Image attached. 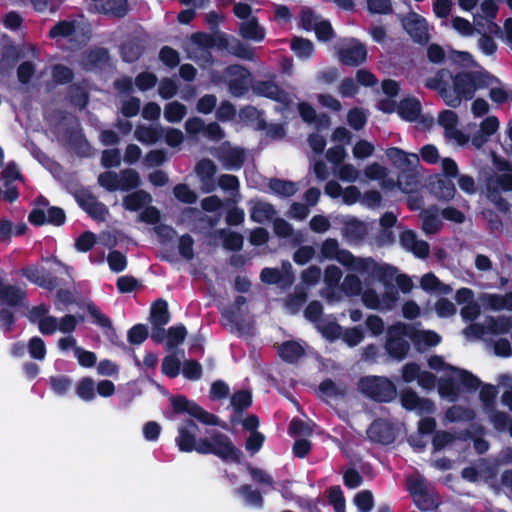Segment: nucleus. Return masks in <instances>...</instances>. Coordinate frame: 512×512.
<instances>
[{
  "label": "nucleus",
  "mask_w": 512,
  "mask_h": 512,
  "mask_svg": "<svg viewBox=\"0 0 512 512\" xmlns=\"http://www.w3.org/2000/svg\"><path fill=\"white\" fill-rule=\"evenodd\" d=\"M27 301L26 291L19 286L0 282V304L9 307L24 306Z\"/></svg>",
  "instance_id": "18"
},
{
  "label": "nucleus",
  "mask_w": 512,
  "mask_h": 512,
  "mask_svg": "<svg viewBox=\"0 0 512 512\" xmlns=\"http://www.w3.org/2000/svg\"><path fill=\"white\" fill-rule=\"evenodd\" d=\"M421 177L420 168L400 171L397 176V187L404 193H413L418 189Z\"/></svg>",
  "instance_id": "24"
},
{
  "label": "nucleus",
  "mask_w": 512,
  "mask_h": 512,
  "mask_svg": "<svg viewBox=\"0 0 512 512\" xmlns=\"http://www.w3.org/2000/svg\"><path fill=\"white\" fill-rule=\"evenodd\" d=\"M291 50L301 58H310L314 53L313 43L302 37H294L290 43Z\"/></svg>",
  "instance_id": "47"
},
{
  "label": "nucleus",
  "mask_w": 512,
  "mask_h": 512,
  "mask_svg": "<svg viewBox=\"0 0 512 512\" xmlns=\"http://www.w3.org/2000/svg\"><path fill=\"white\" fill-rule=\"evenodd\" d=\"M308 292L306 288L297 286L286 300V306L293 312H297L307 301Z\"/></svg>",
  "instance_id": "52"
},
{
  "label": "nucleus",
  "mask_w": 512,
  "mask_h": 512,
  "mask_svg": "<svg viewBox=\"0 0 512 512\" xmlns=\"http://www.w3.org/2000/svg\"><path fill=\"white\" fill-rule=\"evenodd\" d=\"M260 279L263 283L269 285H280L282 288H288L292 285L291 276L283 275L277 268L265 267L260 273Z\"/></svg>",
  "instance_id": "33"
},
{
  "label": "nucleus",
  "mask_w": 512,
  "mask_h": 512,
  "mask_svg": "<svg viewBox=\"0 0 512 512\" xmlns=\"http://www.w3.org/2000/svg\"><path fill=\"white\" fill-rule=\"evenodd\" d=\"M226 72L230 76L227 82L230 94L236 98L244 96L249 89V71L240 65H232L227 67Z\"/></svg>",
  "instance_id": "10"
},
{
  "label": "nucleus",
  "mask_w": 512,
  "mask_h": 512,
  "mask_svg": "<svg viewBox=\"0 0 512 512\" xmlns=\"http://www.w3.org/2000/svg\"><path fill=\"white\" fill-rule=\"evenodd\" d=\"M51 390L58 396H64L71 388L72 381L68 376L58 375L49 378Z\"/></svg>",
  "instance_id": "60"
},
{
  "label": "nucleus",
  "mask_w": 512,
  "mask_h": 512,
  "mask_svg": "<svg viewBox=\"0 0 512 512\" xmlns=\"http://www.w3.org/2000/svg\"><path fill=\"white\" fill-rule=\"evenodd\" d=\"M269 188L278 196L291 197L296 191V184L290 180L271 178L269 181Z\"/></svg>",
  "instance_id": "44"
},
{
  "label": "nucleus",
  "mask_w": 512,
  "mask_h": 512,
  "mask_svg": "<svg viewBox=\"0 0 512 512\" xmlns=\"http://www.w3.org/2000/svg\"><path fill=\"white\" fill-rule=\"evenodd\" d=\"M493 81L486 73L461 72L452 76L449 71L441 70L426 81V86L436 90L448 106L456 108L462 99H472L478 89L491 86Z\"/></svg>",
  "instance_id": "2"
},
{
  "label": "nucleus",
  "mask_w": 512,
  "mask_h": 512,
  "mask_svg": "<svg viewBox=\"0 0 512 512\" xmlns=\"http://www.w3.org/2000/svg\"><path fill=\"white\" fill-rule=\"evenodd\" d=\"M98 183L109 192L120 190L119 176L114 171H105L98 176Z\"/></svg>",
  "instance_id": "61"
},
{
  "label": "nucleus",
  "mask_w": 512,
  "mask_h": 512,
  "mask_svg": "<svg viewBox=\"0 0 512 512\" xmlns=\"http://www.w3.org/2000/svg\"><path fill=\"white\" fill-rule=\"evenodd\" d=\"M86 309L97 325H99L102 328L109 329L114 335L116 334V331L112 326L110 318L102 314L101 311L93 302L87 303Z\"/></svg>",
  "instance_id": "54"
},
{
  "label": "nucleus",
  "mask_w": 512,
  "mask_h": 512,
  "mask_svg": "<svg viewBox=\"0 0 512 512\" xmlns=\"http://www.w3.org/2000/svg\"><path fill=\"white\" fill-rule=\"evenodd\" d=\"M401 403L408 410H417L419 413H432L435 410L434 404L425 398H419L418 395L410 390H404L400 396Z\"/></svg>",
  "instance_id": "21"
},
{
  "label": "nucleus",
  "mask_w": 512,
  "mask_h": 512,
  "mask_svg": "<svg viewBox=\"0 0 512 512\" xmlns=\"http://www.w3.org/2000/svg\"><path fill=\"white\" fill-rule=\"evenodd\" d=\"M217 172L216 164L209 158L199 160L195 165V173L197 174L201 185L202 191L211 193L216 190L217 184L215 175Z\"/></svg>",
  "instance_id": "13"
},
{
  "label": "nucleus",
  "mask_w": 512,
  "mask_h": 512,
  "mask_svg": "<svg viewBox=\"0 0 512 512\" xmlns=\"http://www.w3.org/2000/svg\"><path fill=\"white\" fill-rule=\"evenodd\" d=\"M278 354L284 362L293 364L304 356L305 350L298 342L289 340L279 346Z\"/></svg>",
  "instance_id": "29"
},
{
  "label": "nucleus",
  "mask_w": 512,
  "mask_h": 512,
  "mask_svg": "<svg viewBox=\"0 0 512 512\" xmlns=\"http://www.w3.org/2000/svg\"><path fill=\"white\" fill-rule=\"evenodd\" d=\"M326 507L332 506L334 512H346V499L339 485L330 486L325 491Z\"/></svg>",
  "instance_id": "40"
},
{
  "label": "nucleus",
  "mask_w": 512,
  "mask_h": 512,
  "mask_svg": "<svg viewBox=\"0 0 512 512\" xmlns=\"http://www.w3.org/2000/svg\"><path fill=\"white\" fill-rule=\"evenodd\" d=\"M276 214L275 207L264 201H256L250 208V219L259 224L271 221Z\"/></svg>",
  "instance_id": "28"
},
{
  "label": "nucleus",
  "mask_w": 512,
  "mask_h": 512,
  "mask_svg": "<svg viewBox=\"0 0 512 512\" xmlns=\"http://www.w3.org/2000/svg\"><path fill=\"white\" fill-rule=\"evenodd\" d=\"M230 403L235 415V417H231L230 422L235 423L243 412L252 405V394L246 389L235 391L231 396Z\"/></svg>",
  "instance_id": "26"
},
{
  "label": "nucleus",
  "mask_w": 512,
  "mask_h": 512,
  "mask_svg": "<svg viewBox=\"0 0 512 512\" xmlns=\"http://www.w3.org/2000/svg\"><path fill=\"white\" fill-rule=\"evenodd\" d=\"M387 175V169L379 163H372L368 165L362 174H354V180L364 181L362 176L366 180H381Z\"/></svg>",
  "instance_id": "51"
},
{
  "label": "nucleus",
  "mask_w": 512,
  "mask_h": 512,
  "mask_svg": "<svg viewBox=\"0 0 512 512\" xmlns=\"http://www.w3.org/2000/svg\"><path fill=\"white\" fill-rule=\"evenodd\" d=\"M226 169L239 170L244 165L246 155L245 151L239 147L229 148L224 151L220 157Z\"/></svg>",
  "instance_id": "34"
},
{
  "label": "nucleus",
  "mask_w": 512,
  "mask_h": 512,
  "mask_svg": "<svg viewBox=\"0 0 512 512\" xmlns=\"http://www.w3.org/2000/svg\"><path fill=\"white\" fill-rule=\"evenodd\" d=\"M385 155L391 164L400 171L420 168V159L416 153H409L400 148L391 147L385 151Z\"/></svg>",
  "instance_id": "14"
},
{
  "label": "nucleus",
  "mask_w": 512,
  "mask_h": 512,
  "mask_svg": "<svg viewBox=\"0 0 512 512\" xmlns=\"http://www.w3.org/2000/svg\"><path fill=\"white\" fill-rule=\"evenodd\" d=\"M493 161L498 173L490 177L487 182L489 193L512 190V167L505 161L493 155Z\"/></svg>",
  "instance_id": "8"
},
{
  "label": "nucleus",
  "mask_w": 512,
  "mask_h": 512,
  "mask_svg": "<svg viewBox=\"0 0 512 512\" xmlns=\"http://www.w3.org/2000/svg\"><path fill=\"white\" fill-rule=\"evenodd\" d=\"M254 94L275 102L286 104L289 101L287 92L273 80H256L252 84Z\"/></svg>",
  "instance_id": "11"
},
{
  "label": "nucleus",
  "mask_w": 512,
  "mask_h": 512,
  "mask_svg": "<svg viewBox=\"0 0 512 512\" xmlns=\"http://www.w3.org/2000/svg\"><path fill=\"white\" fill-rule=\"evenodd\" d=\"M173 194L178 201L185 204H193L197 201L196 193L185 183L175 185Z\"/></svg>",
  "instance_id": "62"
},
{
  "label": "nucleus",
  "mask_w": 512,
  "mask_h": 512,
  "mask_svg": "<svg viewBox=\"0 0 512 512\" xmlns=\"http://www.w3.org/2000/svg\"><path fill=\"white\" fill-rule=\"evenodd\" d=\"M110 61L109 50L104 47H97L88 51L84 58V65L87 69L103 68Z\"/></svg>",
  "instance_id": "31"
},
{
  "label": "nucleus",
  "mask_w": 512,
  "mask_h": 512,
  "mask_svg": "<svg viewBox=\"0 0 512 512\" xmlns=\"http://www.w3.org/2000/svg\"><path fill=\"white\" fill-rule=\"evenodd\" d=\"M198 432L199 426L194 420L184 419L178 427V436L175 438L178 449L186 453L196 451L201 455H214L225 463L241 462L243 453L227 434L212 430L207 436L197 440Z\"/></svg>",
  "instance_id": "1"
},
{
  "label": "nucleus",
  "mask_w": 512,
  "mask_h": 512,
  "mask_svg": "<svg viewBox=\"0 0 512 512\" xmlns=\"http://www.w3.org/2000/svg\"><path fill=\"white\" fill-rule=\"evenodd\" d=\"M479 300L485 309L512 311V292L505 295L484 293Z\"/></svg>",
  "instance_id": "23"
},
{
  "label": "nucleus",
  "mask_w": 512,
  "mask_h": 512,
  "mask_svg": "<svg viewBox=\"0 0 512 512\" xmlns=\"http://www.w3.org/2000/svg\"><path fill=\"white\" fill-rule=\"evenodd\" d=\"M160 61L168 68H175L180 64V55L170 46H163L159 51Z\"/></svg>",
  "instance_id": "63"
},
{
  "label": "nucleus",
  "mask_w": 512,
  "mask_h": 512,
  "mask_svg": "<svg viewBox=\"0 0 512 512\" xmlns=\"http://www.w3.org/2000/svg\"><path fill=\"white\" fill-rule=\"evenodd\" d=\"M149 337L148 327L145 324H135L127 332V340L132 345H140Z\"/></svg>",
  "instance_id": "57"
},
{
  "label": "nucleus",
  "mask_w": 512,
  "mask_h": 512,
  "mask_svg": "<svg viewBox=\"0 0 512 512\" xmlns=\"http://www.w3.org/2000/svg\"><path fill=\"white\" fill-rule=\"evenodd\" d=\"M236 494L243 498L246 505L254 508H262L264 506V498L257 489H252L249 484H243L235 490Z\"/></svg>",
  "instance_id": "37"
},
{
  "label": "nucleus",
  "mask_w": 512,
  "mask_h": 512,
  "mask_svg": "<svg viewBox=\"0 0 512 512\" xmlns=\"http://www.w3.org/2000/svg\"><path fill=\"white\" fill-rule=\"evenodd\" d=\"M219 234L222 238V245L224 249L237 252L243 248L244 237L242 234L226 229L220 230Z\"/></svg>",
  "instance_id": "42"
},
{
  "label": "nucleus",
  "mask_w": 512,
  "mask_h": 512,
  "mask_svg": "<svg viewBox=\"0 0 512 512\" xmlns=\"http://www.w3.org/2000/svg\"><path fill=\"white\" fill-rule=\"evenodd\" d=\"M186 113V106L178 101L169 102L164 108V117L169 123L180 122Z\"/></svg>",
  "instance_id": "46"
},
{
  "label": "nucleus",
  "mask_w": 512,
  "mask_h": 512,
  "mask_svg": "<svg viewBox=\"0 0 512 512\" xmlns=\"http://www.w3.org/2000/svg\"><path fill=\"white\" fill-rule=\"evenodd\" d=\"M239 34L243 39L254 42H262L266 36L265 29L259 24L256 16H252L240 24Z\"/></svg>",
  "instance_id": "25"
},
{
  "label": "nucleus",
  "mask_w": 512,
  "mask_h": 512,
  "mask_svg": "<svg viewBox=\"0 0 512 512\" xmlns=\"http://www.w3.org/2000/svg\"><path fill=\"white\" fill-rule=\"evenodd\" d=\"M171 315L166 300L160 298L154 301L150 308V322L156 325H166L170 322Z\"/></svg>",
  "instance_id": "35"
},
{
  "label": "nucleus",
  "mask_w": 512,
  "mask_h": 512,
  "mask_svg": "<svg viewBox=\"0 0 512 512\" xmlns=\"http://www.w3.org/2000/svg\"><path fill=\"white\" fill-rule=\"evenodd\" d=\"M67 141L70 149L81 158L89 157L91 154V145L86 139L81 129H67Z\"/></svg>",
  "instance_id": "20"
},
{
  "label": "nucleus",
  "mask_w": 512,
  "mask_h": 512,
  "mask_svg": "<svg viewBox=\"0 0 512 512\" xmlns=\"http://www.w3.org/2000/svg\"><path fill=\"white\" fill-rule=\"evenodd\" d=\"M75 29L76 26L74 21L61 20L50 29L48 36L51 39L69 37L74 34Z\"/></svg>",
  "instance_id": "56"
},
{
  "label": "nucleus",
  "mask_w": 512,
  "mask_h": 512,
  "mask_svg": "<svg viewBox=\"0 0 512 512\" xmlns=\"http://www.w3.org/2000/svg\"><path fill=\"white\" fill-rule=\"evenodd\" d=\"M77 396L85 401L90 402L95 399V384L92 378L83 377L79 380L76 387Z\"/></svg>",
  "instance_id": "48"
},
{
  "label": "nucleus",
  "mask_w": 512,
  "mask_h": 512,
  "mask_svg": "<svg viewBox=\"0 0 512 512\" xmlns=\"http://www.w3.org/2000/svg\"><path fill=\"white\" fill-rule=\"evenodd\" d=\"M458 115L452 110H444L438 116V123L443 127L445 136L456 144L463 146L469 141V137L458 129Z\"/></svg>",
  "instance_id": "9"
},
{
  "label": "nucleus",
  "mask_w": 512,
  "mask_h": 512,
  "mask_svg": "<svg viewBox=\"0 0 512 512\" xmlns=\"http://www.w3.org/2000/svg\"><path fill=\"white\" fill-rule=\"evenodd\" d=\"M448 379L441 380L439 383V393L442 397L448 398L450 401H453L456 399L458 393H459V385H463L464 387L468 389H473L474 387H469L467 383H464V381L459 379H453L452 373L447 374Z\"/></svg>",
  "instance_id": "39"
},
{
  "label": "nucleus",
  "mask_w": 512,
  "mask_h": 512,
  "mask_svg": "<svg viewBox=\"0 0 512 512\" xmlns=\"http://www.w3.org/2000/svg\"><path fill=\"white\" fill-rule=\"evenodd\" d=\"M317 329L321 335L328 341L333 342L342 335V327L335 321L319 322Z\"/></svg>",
  "instance_id": "53"
},
{
  "label": "nucleus",
  "mask_w": 512,
  "mask_h": 512,
  "mask_svg": "<svg viewBox=\"0 0 512 512\" xmlns=\"http://www.w3.org/2000/svg\"><path fill=\"white\" fill-rule=\"evenodd\" d=\"M74 199L79 205V207L85 211L86 213L88 210L94 205V203L98 200L97 197L90 192L87 189H80L77 190L74 194Z\"/></svg>",
  "instance_id": "64"
},
{
  "label": "nucleus",
  "mask_w": 512,
  "mask_h": 512,
  "mask_svg": "<svg viewBox=\"0 0 512 512\" xmlns=\"http://www.w3.org/2000/svg\"><path fill=\"white\" fill-rule=\"evenodd\" d=\"M319 396L325 398L327 401L330 399L342 400L347 395L346 388H341L336 383L327 378L323 380L318 388Z\"/></svg>",
  "instance_id": "38"
},
{
  "label": "nucleus",
  "mask_w": 512,
  "mask_h": 512,
  "mask_svg": "<svg viewBox=\"0 0 512 512\" xmlns=\"http://www.w3.org/2000/svg\"><path fill=\"white\" fill-rule=\"evenodd\" d=\"M428 364L434 370H443L446 374L452 373L453 379H459L467 383L469 387H477L478 379L470 373L447 365L440 356L430 357Z\"/></svg>",
  "instance_id": "17"
},
{
  "label": "nucleus",
  "mask_w": 512,
  "mask_h": 512,
  "mask_svg": "<svg viewBox=\"0 0 512 512\" xmlns=\"http://www.w3.org/2000/svg\"><path fill=\"white\" fill-rule=\"evenodd\" d=\"M399 241L404 249L412 252L418 258H426L429 255V244L419 239L412 230L403 231L399 236Z\"/></svg>",
  "instance_id": "16"
},
{
  "label": "nucleus",
  "mask_w": 512,
  "mask_h": 512,
  "mask_svg": "<svg viewBox=\"0 0 512 512\" xmlns=\"http://www.w3.org/2000/svg\"><path fill=\"white\" fill-rule=\"evenodd\" d=\"M401 21L404 29L415 41L426 42L428 40V25L423 17L410 12Z\"/></svg>",
  "instance_id": "15"
},
{
  "label": "nucleus",
  "mask_w": 512,
  "mask_h": 512,
  "mask_svg": "<svg viewBox=\"0 0 512 512\" xmlns=\"http://www.w3.org/2000/svg\"><path fill=\"white\" fill-rule=\"evenodd\" d=\"M359 390L367 396L382 402L396 397L394 384L386 378L367 377L359 382Z\"/></svg>",
  "instance_id": "4"
},
{
  "label": "nucleus",
  "mask_w": 512,
  "mask_h": 512,
  "mask_svg": "<svg viewBox=\"0 0 512 512\" xmlns=\"http://www.w3.org/2000/svg\"><path fill=\"white\" fill-rule=\"evenodd\" d=\"M95 7L98 13L117 19L124 18L129 12L127 0H101Z\"/></svg>",
  "instance_id": "22"
},
{
  "label": "nucleus",
  "mask_w": 512,
  "mask_h": 512,
  "mask_svg": "<svg viewBox=\"0 0 512 512\" xmlns=\"http://www.w3.org/2000/svg\"><path fill=\"white\" fill-rule=\"evenodd\" d=\"M120 51L124 62L134 63L143 55L144 48L139 42L130 40L121 45Z\"/></svg>",
  "instance_id": "43"
},
{
  "label": "nucleus",
  "mask_w": 512,
  "mask_h": 512,
  "mask_svg": "<svg viewBox=\"0 0 512 512\" xmlns=\"http://www.w3.org/2000/svg\"><path fill=\"white\" fill-rule=\"evenodd\" d=\"M397 113L405 121H417L421 116V104L414 97L404 98L397 106Z\"/></svg>",
  "instance_id": "27"
},
{
  "label": "nucleus",
  "mask_w": 512,
  "mask_h": 512,
  "mask_svg": "<svg viewBox=\"0 0 512 512\" xmlns=\"http://www.w3.org/2000/svg\"><path fill=\"white\" fill-rule=\"evenodd\" d=\"M382 275L381 267L371 258H354V290L371 286Z\"/></svg>",
  "instance_id": "5"
},
{
  "label": "nucleus",
  "mask_w": 512,
  "mask_h": 512,
  "mask_svg": "<svg viewBox=\"0 0 512 512\" xmlns=\"http://www.w3.org/2000/svg\"><path fill=\"white\" fill-rule=\"evenodd\" d=\"M174 414H188L205 425H218L219 418L207 412L195 401L189 400L184 395H172L169 398Z\"/></svg>",
  "instance_id": "3"
},
{
  "label": "nucleus",
  "mask_w": 512,
  "mask_h": 512,
  "mask_svg": "<svg viewBox=\"0 0 512 512\" xmlns=\"http://www.w3.org/2000/svg\"><path fill=\"white\" fill-rule=\"evenodd\" d=\"M120 190L129 191L137 188L141 181L139 173L131 168L122 170L119 176Z\"/></svg>",
  "instance_id": "49"
},
{
  "label": "nucleus",
  "mask_w": 512,
  "mask_h": 512,
  "mask_svg": "<svg viewBox=\"0 0 512 512\" xmlns=\"http://www.w3.org/2000/svg\"><path fill=\"white\" fill-rule=\"evenodd\" d=\"M410 490L413 495L414 502L419 509L429 511L438 507L439 498L428 492L422 480L418 479L411 481Z\"/></svg>",
  "instance_id": "12"
},
{
  "label": "nucleus",
  "mask_w": 512,
  "mask_h": 512,
  "mask_svg": "<svg viewBox=\"0 0 512 512\" xmlns=\"http://www.w3.org/2000/svg\"><path fill=\"white\" fill-rule=\"evenodd\" d=\"M430 185L432 193L438 199L451 200L456 194V188L451 180L437 176Z\"/></svg>",
  "instance_id": "36"
},
{
  "label": "nucleus",
  "mask_w": 512,
  "mask_h": 512,
  "mask_svg": "<svg viewBox=\"0 0 512 512\" xmlns=\"http://www.w3.org/2000/svg\"><path fill=\"white\" fill-rule=\"evenodd\" d=\"M187 336L186 327L183 324L171 326L167 330V347L174 348L182 344Z\"/></svg>",
  "instance_id": "55"
},
{
  "label": "nucleus",
  "mask_w": 512,
  "mask_h": 512,
  "mask_svg": "<svg viewBox=\"0 0 512 512\" xmlns=\"http://www.w3.org/2000/svg\"><path fill=\"white\" fill-rule=\"evenodd\" d=\"M181 362L175 355H167L163 358L161 371L168 378H176L180 374Z\"/></svg>",
  "instance_id": "58"
},
{
  "label": "nucleus",
  "mask_w": 512,
  "mask_h": 512,
  "mask_svg": "<svg viewBox=\"0 0 512 512\" xmlns=\"http://www.w3.org/2000/svg\"><path fill=\"white\" fill-rule=\"evenodd\" d=\"M52 78L55 84L65 85L72 82L74 72L71 68L63 64H55L52 68Z\"/></svg>",
  "instance_id": "59"
},
{
  "label": "nucleus",
  "mask_w": 512,
  "mask_h": 512,
  "mask_svg": "<svg viewBox=\"0 0 512 512\" xmlns=\"http://www.w3.org/2000/svg\"><path fill=\"white\" fill-rule=\"evenodd\" d=\"M23 57V51L17 45L5 44L0 52V75H8Z\"/></svg>",
  "instance_id": "19"
},
{
  "label": "nucleus",
  "mask_w": 512,
  "mask_h": 512,
  "mask_svg": "<svg viewBox=\"0 0 512 512\" xmlns=\"http://www.w3.org/2000/svg\"><path fill=\"white\" fill-rule=\"evenodd\" d=\"M152 201L151 195L145 190L134 191L123 198V207L131 212L142 210Z\"/></svg>",
  "instance_id": "30"
},
{
  "label": "nucleus",
  "mask_w": 512,
  "mask_h": 512,
  "mask_svg": "<svg viewBox=\"0 0 512 512\" xmlns=\"http://www.w3.org/2000/svg\"><path fill=\"white\" fill-rule=\"evenodd\" d=\"M420 219L422 222V230L425 234H435L442 226V222L437 213L431 210L421 212Z\"/></svg>",
  "instance_id": "45"
},
{
  "label": "nucleus",
  "mask_w": 512,
  "mask_h": 512,
  "mask_svg": "<svg viewBox=\"0 0 512 512\" xmlns=\"http://www.w3.org/2000/svg\"><path fill=\"white\" fill-rule=\"evenodd\" d=\"M420 286L423 290L438 294L447 295L452 292V287L448 284L441 282L434 274L427 273L422 276Z\"/></svg>",
  "instance_id": "32"
},
{
  "label": "nucleus",
  "mask_w": 512,
  "mask_h": 512,
  "mask_svg": "<svg viewBox=\"0 0 512 512\" xmlns=\"http://www.w3.org/2000/svg\"><path fill=\"white\" fill-rule=\"evenodd\" d=\"M412 339L419 349L435 346L440 342V336L433 331H417Z\"/></svg>",
  "instance_id": "50"
},
{
  "label": "nucleus",
  "mask_w": 512,
  "mask_h": 512,
  "mask_svg": "<svg viewBox=\"0 0 512 512\" xmlns=\"http://www.w3.org/2000/svg\"><path fill=\"white\" fill-rule=\"evenodd\" d=\"M164 133L161 126H138L135 131V136L141 143L154 144L158 142Z\"/></svg>",
  "instance_id": "41"
},
{
  "label": "nucleus",
  "mask_w": 512,
  "mask_h": 512,
  "mask_svg": "<svg viewBox=\"0 0 512 512\" xmlns=\"http://www.w3.org/2000/svg\"><path fill=\"white\" fill-rule=\"evenodd\" d=\"M407 334V327L404 324H396L389 328L386 349L395 359H402L409 350V344L403 336Z\"/></svg>",
  "instance_id": "7"
},
{
  "label": "nucleus",
  "mask_w": 512,
  "mask_h": 512,
  "mask_svg": "<svg viewBox=\"0 0 512 512\" xmlns=\"http://www.w3.org/2000/svg\"><path fill=\"white\" fill-rule=\"evenodd\" d=\"M28 221L35 227H40L45 224L59 227L66 222V214L65 211L58 206H49L47 213L41 208H33L28 215Z\"/></svg>",
  "instance_id": "6"
}]
</instances>
